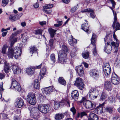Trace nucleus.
Returning a JSON list of instances; mask_svg holds the SVG:
<instances>
[{
	"instance_id": "obj_29",
	"label": "nucleus",
	"mask_w": 120,
	"mask_h": 120,
	"mask_svg": "<svg viewBox=\"0 0 120 120\" xmlns=\"http://www.w3.org/2000/svg\"><path fill=\"white\" fill-rule=\"evenodd\" d=\"M112 40V37L111 35H107L104 38L105 43V44L107 43V42L109 43Z\"/></svg>"
},
{
	"instance_id": "obj_62",
	"label": "nucleus",
	"mask_w": 120,
	"mask_h": 120,
	"mask_svg": "<svg viewBox=\"0 0 120 120\" xmlns=\"http://www.w3.org/2000/svg\"><path fill=\"white\" fill-rule=\"evenodd\" d=\"M8 32V31H6L2 32L1 35L3 37L5 36L6 35Z\"/></svg>"
},
{
	"instance_id": "obj_61",
	"label": "nucleus",
	"mask_w": 120,
	"mask_h": 120,
	"mask_svg": "<svg viewBox=\"0 0 120 120\" xmlns=\"http://www.w3.org/2000/svg\"><path fill=\"white\" fill-rule=\"evenodd\" d=\"M80 117H82L84 115H86V114L85 112H82L80 114Z\"/></svg>"
},
{
	"instance_id": "obj_6",
	"label": "nucleus",
	"mask_w": 120,
	"mask_h": 120,
	"mask_svg": "<svg viewBox=\"0 0 120 120\" xmlns=\"http://www.w3.org/2000/svg\"><path fill=\"white\" fill-rule=\"evenodd\" d=\"M27 100L31 105H35L36 102V99L35 94L33 93H30L27 96Z\"/></svg>"
},
{
	"instance_id": "obj_11",
	"label": "nucleus",
	"mask_w": 120,
	"mask_h": 120,
	"mask_svg": "<svg viewBox=\"0 0 120 120\" xmlns=\"http://www.w3.org/2000/svg\"><path fill=\"white\" fill-rule=\"evenodd\" d=\"M75 84L80 89L82 90L83 89V84L82 79L81 78H76Z\"/></svg>"
},
{
	"instance_id": "obj_56",
	"label": "nucleus",
	"mask_w": 120,
	"mask_h": 120,
	"mask_svg": "<svg viewBox=\"0 0 120 120\" xmlns=\"http://www.w3.org/2000/svg\"><path fill=\"white\" fill-rule=\"evenodd\" d=\"M115 31H114V33L113 36V37L114 39L116 40V42L115 43H116L117 42H119V41L117 39L116 36L115 34Z\"/></svg>"
},
{
	"instance_id": "obj_1",
	"label": "nucleus",
	"mask_w": 120,
	"mask_h": 120,
	"mask_svg": "<svg viewBox=\"0 0 120 120\" xmlns=\"http://www.w3.org/2000/svg\"><path fill=\"white\" fill-rule=\"evenodd\" d=\"M44 108V104L39 105L38 108L32 106H30L28 108L30 111V116L36 120H41V114L39 111L45 113Z\"/></svg>"
},
{
	"instance_id": "obj_27",
	"label": "nucleus",
	"mask_w": 120,
	"mask_h": 120,
	"mask_svg": "<svg viewBox=\"0 0 120 120\" xmlns=\"http://www.w3.org/2000/svg\"><path fill=\"white\" fill-rule=\"evenodd\" d=\"M105 104V102L102 104H100L99 105V106L96 109L98 113H100L101 114L103 113V108L102 107V106Z\"/></svg>"
},
{
	"instance_id": "obj_44",
	"label": "nucleus",
	"mask_w": 120,
	"mask_h": 120,
	"mask_svg": "<svg viewBox=\"0 0 120 120\" xmlns=\"http://www.w3.org/2000/svg\"><path fill=\"white\" fill-rule=\"evenodd\" d=\"M105 111L110 113H111L113 111V108L112 107H107L105 109Z\"/></svg>"
},
{
	"instance_id": "obj_52",
	"label": "nucleus",
	"mask_w": 120,
	"mask_h": 120,
	"mask_svg": "<svg viewBox=\"0 0 120 120\" xmlns=\"http://www.w3.org/2000/svg\"><path fill=\"white\" fill-rule=\"evenodd\" d=\"M115 65L118 66H120V58H118L115 61Z\"/></svg>"
},
{
	"instance_id": "obj_5",
	"label": "nucleus",
	"mask_w": 120,
	"mask_h": 120,
	"mask_svg": "<svg viewBox=\"0 0 120 120\" xmlns=\"http://www.w3.org/2000/svg\"><path fill=\"white\" fill-rule=\"evenodd\" d=\"M99 94V91L96 88L90 90L89 92V95L90 99L92 100H94L96 98Z\"/></svg>"
},
{
	"instance_id": "obj_33",
	"label": "nucleus",
	"mask_w": 120,
	"mask_h": 120,
	"mask_svg": "<svg viewBox=\"0 0 120 120\" xmlns=\"http://www.w3.org/2000/svg\"><path fill=\"white\" fill-rule=\"evenodd\" d=\"M71 39L69 40V43L71 45L73 46L77 43V40L72 38V36H71Z\"/></svg>"
},
{
	"instance_id": "obj_37",
	"label": "nucleus",
	"mask_w": 120,
	"mask_h": 120,
	"mask_svg": "<svg viewBox=\"0 0 120 120\" xmlns=\"http://www.w3.org/2000/svg\"><path fill=\"white\" fill-rule=\"evenodd\" d=\"M103 70H106L107 69H111L110 67L109 63H104L103 67Z\"/></svg>"
},
{
	"instance_id": "obj_24",
	"label": "nucleus",
	"mask_w": 120,
	"mask_h": 120,
	"mask_svg": "<svg viewBox=\"0 0 120 120\" xmlns=\"http://www.w3.org/2000/svg\"><path fill=\"white\" fill-rule=\"evenodd\" d=\"M71 95L72 98L73 99L76 100L78 99L79 93L77 90H75L72 92Z\"/></svg>"
},
{
	"instance_id": "obj_18",
	"label": "nucleus",
	"mask_w": 120,
	"mask_h": 120,
	"mask_svg": "<svg viewBox=\"0 0 120 120\" xmlns=\"http://www.w3.org/2000/svg\"><path fill=\"white\" fill-rule=\"evenodd\" d=\"M53 6V4H48L45 6L44 8L46 9H45L44 10V11L46 13L48 14H50L52 12V10L51 9H49L52 8Z\"/></svg>"
},
{
	"instance_id": "obj_19",
	"label": "nucleus",
	"mask_w": 120,
	"mask_h": 120,
	"mask_svg": "<svg viewBox=\"0 0 120 120\" xmlns=\"http://www.w3.org/2000/svg\"><path fill=\"white\" fill-rule=\"evenodd\" d=\"M82 13L87 12L90 13V16L93 19L95 17V15L94 14V11L90 8H87L81 11Z\"/></svg>"
},
{
	"instance_id": "obj_25",
	"label": "nucleus",
	"mask_w": 120,
	"mask_h": 120,
	"mask_svg": "<svg viewBox=\"0 0 120 120\" xmlns=\"http://www.w3.org/2000/svg\"><path fill=\"white\" fill-rule=\"evenodd\" d=\"M117 19L114 24V21L112 25V27L113 29H114L115 28V25H116L115 29L114 30L115 31L117 30H120V25L119 22L117 21Z\"/></svg>"
},
{
	"instance_id": "obj_49",
	"label": "nucleus",
	"mask_w": 120,
	"mask_h": 120,
	"mask_svg": "<svg viewBox=\"0 0 120 120\" xmlns=\"http://www.w3.org/2000/svg\"><path fill=\"white\" fill-rule=\"evenodd\" d=\"M43 31V30H35V34L36 35L38 34L41 35Z\"/></svg>"
},
{
	"instance_id": "obj_7",
	"label": "nucleus",
	"mask_w": 120,
	"mask_h": 120,
	"mask_svg": "<svg viewBox=\"0 0 120 120\" xmlns=\"http://www.w3.org/2000/svg\"><path fill=\"white\" fill-rule=\"evenodd\" d=\"M83 104L86 108L90 110L94 109L96 106V104L94 102L89 100L84 101Z\"/></svg>"
},
{
	"instance_id": "obj_28",
	"label": "nucleus",
	"mask_w": 120,
	"mask_h": 120,
	"mask_svg": "<svg viewBox=\"0 0 120 120\" xmlns=\"http://www.w3.org/2000/svg\"><path fill=\"white\" fill-rule=\"evenodd\" d=\"M26 73L29 75L33 74L34 72V69L32 67H30L26 69Z\"/></svg>"
},
{
	"instance_id": "obj_32",
	"label": "nucleus",
	"mask_w": 120,
	"mask_h": 120,
	"mask_svg": "<svg viewBox=\"0 0 120 120\" xmlns=\"http://www.w3.org/2000/svg\"><path fill=\"white\" fill-rule=\"evenodd\" d=\"M58 81L59 83L60 84L64 86H65L66 84V81L64 80V78L62 77H60L58 79Z\"/></svg>"
},
{
	"instance_id": "obj_31",
	"label": "nucleus",
	"mask_w": 120,
	"mask_h": 120,
	"mask_svg": "<svg viewBox=\"0 0 120 120\" xmlns=\"http://www.w3.org/2000/svg\"><path fill=\"white\" fill-rule=\"evenodd\" d=\"M48 31L51 37V38H53L55 34H56V30H54L52 28H50L48 29Z\"/></svg>"
},
{
	"instance_id": "obj_4",
	"label": "nucleus",
	"mask_w": 120,
	"mask_h": 120,
	"mask_svg": "<svg viewBox=\"0 0 120 120\" xmlns=\"http://www.w3.org/2000/svg\"><path fill=\"white\" fill-rule=\"evenodd\" d=\"M11 67L12 69L15 74H19L21 72V69L17 66L12 64H8L7 63H5L4 71L6 73H7L10 71V67Z\"/></svg>"
},
{
	"instance_id": "obj_20",
	"label": "nucleus",
	"mask_w": 120,
	"mask_h": 120,
	"mask_svg": "<svg viewBox=\"0 0 120 120\" xmlns=\"http://www.w3.org/2000/svg\"><path fill=\"white\" fill-rule=\"evenodd\" d=\"M105 45V47L104 51L108 54H109L111 51V46L109 44V43L108 42H107V43Z\"/></svg>"
},
{
	"instance_id": "obj_34",
	"label": "nucleus",
	"mask_w": 120,
	"mask_h": 120,
	"mask_svg": "<svg viewBox=\"0 0 120 120\" xmlns=\"http://www.w3.org/2000/svg\"><path fill=\"white\" fill-rule=\"evenodd\" d=\"M45 106V113H46L49 112L50 110L51 107L48 104H44Z\"/></svg>"
},
{
	"instance_id": "obj_48",
	"label": "nucleus",
	"mask_w": 120,
	"mask_h": 120,
	"mask_svg": "<svg viewBox=\"0 0 120 120\" xmlns=\"http://www.w3.org/2000/svg\"><path fill=\"white\" fill-rule=\"evenodd\" d=\"M109 8L111 9L112 10L113 14L114 16V23L116 21L117 19L116 14V12L114 11L112 7H109Z\"/></svg>"
},
{
	"instance_id": "obj_51",
	"label": "nucleus",
	"mask_w": 120,
	"mask_h": 120,
	"mask_svg": "<svg viewBox=\"0 0 120 120\" xmlns=\"http://www.w3.org/2000/svg\"><path fill=\"white\" fill-rule=\"evenodd\" d=\"M3 83L1 82L0 84V99L2 97V95L1 91H2L4 90L3 88Z\"/></svg>"
},
{
	"instance_id": "obj_55",
	"label": "nucleus",
	"mask_w": 120,
	"mask_h": 120,
	"mask_svg": "<svg viewBox=\"0 0 120 120\" xmlns=\"http://www.w3.org/2000/svg\"><path fill=\"white\" fill-rule=\"evenodd\" d=\"M108 1H110L111 2V3L112 4V7L114 8L116 5V3L113 0H108Z\"/></svg>"
},
{
	"instance_id": "obj_22",
	"label": "nucleus",
	"mask_w": 120,
	"mask_h": 120,
	"mask_svg": "<svg viewBox=\"0 0 120 120\" xmlns=\"http://www.w3.org/2000/svg\"><path fill=\"white\" fill-rule=\"evenodd\" d=\"M98 118L97 116L94 113H90L88 117V120H98Z\"/></svg>"
},
{
	"instance_id": "obj_39",
	"label": "nucleus",
	"mask_w": 120,
	"mask_h": 120,
	"mask_svg": "<svg viewBox=\"0 0 120 120\" xmlns=\"http://www.w3.org/2000/svg\"><path fill=\"white\" fill-rule=\"evenodd\" d=\"M30 52L31 53L33 54L34 52H36L37 51V49L34 46L31 47L30 49Z\"/></svg>"
},
{
	"instance_id": "obj_12",
	"label": "nucleus",
	"mask_w": 120,
	"mask_h": 120,
	"mask_svg": "<svg viewBox=\"0 0 120 120\" xmlns=\"http://www.w3.org/2000/svg\"><path fill=\"white\" fill-rule=\"evenodd\" d=\"M111 82L112 83L115 85H117L120 83L119 78L115 73H113L111 77Z\"/></svg>"
},
{
	"instance_id": "obj_16",
	"label": "nucleus",
	"mask_w": 120,
	"mask_h": 120,
	"mask_svg": "<svg viewBox=\"0 0 120 120\" xmlns=\"http://www.w3.org/2000/svg\"><path fill=\"white\" fill-rule=\"evenodd\" d=\"M90 74V76L95 79H97L99 76L98 71L95 70H92Z\"/></svg>"
},
{
	"instance_id": "obj_15",
	"label": "nucleus",
	"mask_w": 120,
	"mask_h": 120,
	"mask_svg": "<svg viewBox=\"0 0 120 120\" xmlns=\"http://www.w3.org/2000/svg\"><path fill=\"white\" fill-rule=\"evenodd\" d=\"M54 88L52 86H50L42 89L41 90L44 94L46 95L49 94L51 92L53 91Z\"/></svg>"
},
{
	"instance_id": "obj_47",
	"label": "nucleus",
	"mask_w": 120,
	"mask_h": 120,
	"mask_svg": "<svg viewBox=\"0 0 120 120\" xmlns=\"http://www.w3.org/2000/svg\"><path fill=\"white\" fill-rule=\"evenodd\" d=\"M8 2V0H2V6L4 7L6 6Z\"/></svg>"
},
{
	"instance_id": "obj_53",
	"label": "nucleus",
	"mask_w": 120,
	"mask_h": 120,
	"mask_svg": "<svg viewBox=\"0 0 120 120\" xmlns=\"http://www.w3.org/2000/svg\"><path fill=\"white\" fill-rule=\"evenodd\" d=\"M78 8L76 6H75L74 7L72 8L71 10V12L73 13L75 12L77 9Z\"/></svg>"
},
{
	"instance_id": "obj_54",
	"label": "nucleus",
	"mask_w": 120,
	"mask_h": 120,
	"mask_svg": "<svg viewBox=\"0 0 120 120\" xmlns=\"http://www.w3.org/2000/svg\"><path fill=\"white\" fill-rule=\"evenodd\" d=\"M108 101L110 102H113L114 101V97L111 96L109 98Z\"/></svg>"
},
{
	"instance_id": "obj_45",
	"label": "nucleus",
	"mask_w": 120,
	"mask_h": 120,
	"mask_svg": "<svg viewBox=\"0 0 120 120\" xmlns=\"http://www.w3.org/2000/svg\"><path fill=\"white\" fill-rule=\"evenodd\" d=\"M8 46L6 45H4L2 47V53L3 54H5L6 53V49Z\"/></svg>"
},
{
	"instance_id": "obj_2",
	"label": "nucleus",
	"mask_w": 120,
	"mask_h": 120,
	"mask_svg": "<svg viewBox=\"0 0 120 120\" xmlns=\"http://www.w3.org/2000/svg\"><path fill=\"white\" fill-rule=\"evenodd\" d=\"M21 53V49L20 47H15L13 48L12 47H9L7 54L9 58H12L14 56L17 59L20 56Z\"/></svg>"
},
{
	"instance_id": "obj_10",
	"label": "nucleus",
	"mask_w": 120,
	"mask_h": 120,
	"mask_svg": "<svg viewBox=\"0 0 120 120\" xmlns=\"http://www.w3.org/2000/svg\"><path fill=\"white\" fill-rule=\"evenodd\" d=\"M96 36L94 34H93L91 39V44L94 47L93 49V52L94 55H96L97 54V51L96 48Z\"/></svg>"
},
{
	"instance_id": "obj_36",
	"label": "nucleus",
	"mask_w": 120,
	"mask_h": 120,
	"mask_svg": "<svg viewBox=\"0 0 120 120\" xmlns=\"http://www.w3.org/2000/svg\"><path fill=\"white\" fill-rule=\"evenodd\" d=\"M46 71V69L45 68L41 69L40 71L39 77H40L41 78V77H42L45 75Z\"/></svg>"
},
{
	"instance_id": "obj_40",
	"label": "nucleus",
	"mask_w": 120,
	"mask_h": 120,
	"mask_svg": "<svg viewBox=\"0 0 120 120\" xmlns=\"http://www.w3.org/2000/svg\"><path fill=\"white\" fill-rule=\"evenodd\" d=\"M89 53L88 52H85L82 53V56L83 57L86 59L88 58L89 56Z\"/></svg>"
},
{
	"instance_id": "obj_8",
	"label": "nucleus",
	"mask_w": 120,
	"mask_h": 120,
	"mask_svg": "<svg viewBox=\"0 0 120 120\" xmlns=\"http://www.w3.org/2000/svg\"><path fill=\"white\" fill-rule=\"evenodd\" d=\"M11 80V87L12 88L15 89L16 91H20L21 89L20 84L14 79H12Z\"/></svg>"
},
{
	"instance_id": "obj_26",
	"label": "nucleus",
	"mask_w": 120,
	"mask_h": 120,
	"mask_svg": "<svg viewBox=\"0 0 120 120\" xmlns=\"http://www.w3.org/2000/svg\"><path fill=\"white\" fill-rule=\"evenodd\" d=\"M112 45L114 47V51L115 52H117L118 50V47L119 46V43L118 42L116 43L114 41H112L111 43Z\"/></svg>"
},
{
	"instance_id": "obj_57",
	"label": "nucleus",
	"mask_w": 120,
	"mask_h": 120,
	"mask_svg": "<svg viewBox=\"0 0 120 120\" xmlns=\"http://www.w3.org/2000/svg\"><path fill=\"white\" fill-rule=\"evenodd\" d=\"M70 110L71 111L73 112V114H74L76 113L75 109V108L74 107L71 108Z\"/></svg>"
},
{
	"instance_id": "obj_58",
	"label": "nucleus",
	"mask_w": 120,
	"mask_h": 120,
	"mask_svg": "<svg viewBox=\"0 0 120 120\" xmlns=\"http://www.w3.org/2000/svg\"><path fill=\"white\" fill-rule=\"evenodd\" d=\"M53 42V40L52 39H51L49 41V45L51 47L52 45Z\"/></svg>"
},
{
	"instance_id": "obj_38",
	"label": "nucleus",
	"mask_w": 120,
	"mask_h": 120,
	"mask_svg": "<svg viewBox=\"0 0 120 120\" xmlns=\"http://www.w3.org/2000/svg\"><path fill=\"white\" fill-rule=\"evenodd\" d=\"M75 50V49L74 48L72 50L71 52L70 53V56L72 58L71 60H73L72 59H75L76 56V55L75 53L73 51L74 50Z\"/></svg>"
},
{
	"instance_id": "obj_21",
	"label": "nucleus",
	"mask_w": 120,
	"mask_h": 120,
	"mask_svg": "<svg viewBox=\"0 0 120 120\" xmlns=\"http://www.w3.org/2000/svg\"><path fill=\"white\" fill-rule=\"evenodd\" d=\"M82 29L87 34H90V31L89 30V28L87 23H84L82 25Z\"/></svg>"
},
{
	"instance_id": "obj_14",
	"label": "nucleus",
	"mask_w": 120,
	"mask_h": 120,
	"mask_svg": "<svg viewBox=\"0 0 120 120\" xmlns=\"http://www.w3.org/2000/svg\"><path fill=\"white\" fill-rule=\"evenodd\" d=\"M75 70L79 76H82L83 75L84 71L83 67L82 65L76 67L75 68Z\"/></svg>"
},
{
	"instance_id": "obj_41",
	"label": "nucleus",
	"mask_w": 120,
	"mask_h": 120,
	"mask_svg": "<svg viewBox=\"0 0 120 120\" xmlns=\"http://www.w3.org/2000/svg\"><path fill=\"white\" fill-rule=\"evenodd\" d=\"M107 97L106 94L105 93H102L100 99L101 101H104Z\"/></svg>"
},
{
	"instance_id": "obj_3",
	"label": "nucleus",
	"mask_w": 120,
	"mask_h": 120,
	"mask_svg": "<svg viewBox=\"0 0 120 120\" xmlns=\"http://www.w3.org/2000/svg\"><path fill=\"white\" fill-rule=\"evenodd\" d=\"M68 49L67 46L63 45L62 46V49L59 51L58 56L59 62L62 63L66 62L67 54Z\"/></svg>"
},
{
	"instance_id": "obj_13",
	"label": "nucleus",
	"mask_w": 120,
	"mask_h": 120,
	"mask_svg": "<svg viewBox=\"0 0 120 120\" xmlns=\"http://www.w3.org/2000/svg\"><path fill=\"white\" fill-rule=\"evenodd\" d=\"M14 104L16 107L19 108L22 107L24 104L23 100L21 98H18L15 102Z\"/></svg>"
},
{
	"instance_id": "obj_46",
	"label": "nucleus",
	"mask_w": 120,
	"mask_h": 120,
	"mask_svg": "<svg viewBox=\"0 0 120 120\" xmlns=\"http://www.w3.org/2000/svg\"><path fill=\"white\" fill-rule=\"evenodd\" d=\"M50 57L51 61L54 63L55 62L56 59L55 54L53 53L51 55Z\"/></svg>"
},
{
	"instance_id": "obj_59",
	"label": "nucleus",
	"mask_w": 120,
	"mask_h": 120,
	"mask_svg": "<svg viewBox=\"0 0 120 120\" xmlns=\"http://www.w3.org/2000/svg\"><path fill=\"white\" fill-rule=\"evenodd\" d=\"M46 23V22L45 21H43L39 22V24L41 26L45 25Z\"/></svg>"
},
{
	"instance_id": "obj_30",
	"label": "nucleus",
	"mask_w": 120,
	"mask_h": 120,
	"mask_svg": "<svg viewBox=\"0 0 120 120\" xmlns=\"http://www.w3.org/2000/svg\"><path fill=\"white\" fill-rule=\"evenodd\" d=\"M64 117V115L62 113H60L56 114L54 116L55 119L56 120H61Z\"/></svg>"
},
{
	"instance_id": "obj_9",
	"label": "nucleus",
	"mask_w": 120,
	"mask_h": 120,
	"mask_svg": "<svg viewBox=\"0 0 120 120\" xmlns=\"http://www.w3.org/2000/svg\"><path fill=\"white\" fill-rule=\"evenodd\" d=\"M19 33V31L18 30L16 32L12 33L10 36L9 39L11 43V46L10 47H12L15 43L17 41V38L15 37Z\"/></svg>"
},
{
	"instance_id": "obj_63",
	"label": "nucleus",
	"mask_w": 120,
	"mask_h": 120,
	"mask_svg": "<svg viewBox=\"0 0 120 120\" xmlns=\"http://www.w3.org/2000/svg\"><path fill=\"white\" fill-rule=\"evenodd\" d=\"M82 64H83L84 66V67L86 68H87L88 67V64L84 62H83L82 63Z\"/></svg>"
},
{
	"instance_id": "obj_42",
	"label": "nucleus",
	"mask_w": 120,
	"mask_h": 120,
	"mask_svg": "<svg viewBox=\"0 0 120 120\" xmlns=\"http://www.w3.org/2000/svg\"><path fill=\"white\" fill-rule=\"evenodd\" d=\"M111 71V69H107L106 70H103V73L106 76H107L108 77L110 74Z\"/></svg>"
},
{
	"instance_id": "obj_60",
	"label": "nucleus",
	"mask_w": 120,
	"mask_h": 120,
	"mask_svg": "<svg viewBox=\"0 0 120 120\" xmlns=\"http://www.w3.org/2000/svg\"><path fill=\"white\" fill-rule=\"evenodd\" d=\"M10 27H8L7 28L5 29L4 28H2L1 30V31L2 32H4L8 30H10Z\"/></svg>"
},
{
	"instance_id": "obj_43",
	"label": "nucleus",
	"mask_w": 120,
	"mask_h": 120,
	"mask_svg": "<svg viewBox=\"0 0 120 120\" xmlns=\"http://www.w3.org/2000/svg\"><path fill=\"white\" fill-rule=\"evenodd\" d=\"M9 19L12 22L15 21L16 20V18L15 15L14 14L11 15L9 16Z\"/></svg>"
},
{
	"instance_id": "obj_64",
	"label": "nucleus",
	"mask_w": 120,
	"mask_h": 120,
	"mask_svg": "<svg viewBox=\"0 0 120 120\" xmlns=\"http://www.w3.org/2000/svg\"><path fill=\"white\" fill-rule=\"evenodd\" d=\"M34 6V8H38L39 6V5L38 4V3H36L33 5Z\"/></svg>"
},
{
	"instance_id": "obj_35",
	"label": "nucleus",
	"mask_w": 120,
	"mask_h": 120,
	"mask_svg": "<svg viewBox=\"0 0 120 120\" xmlns=\"http://www.w3.org/2000/svg\"><path fill=\"white\" fill-rule=\"evenodd\" d=\"M40 87L38 79L34 80V87L36 89H38Z\"/></svg>"
},
{
	"instance_id": "obj_50",
	"label": "nucleus",
	"mask_w": 120,
	"mask_h": 120,
	"mask_svg": "<svg viewBox=\"0 0 120 120\" xmlns=\"http://www.w3.org/2000/svg\"><path fill=\"white\" fill-rule=\"evenodd\" d=\"M60 104L59 103H58L56 101H55L54 106V108L55 109H57L60 107Z\"/></svg>"
},
{
	"instance_id": "obj_23",
	"label": "nucleus",
	"mask_w": 120,
	"mask_h": 120,
	"mask_svg": "<svg viewBox=\"0 0 120 120\" xmlns=\"http://www.w3.org/2000/svg\"><path fill=\"white\" fill-rule=\"evenodd\" d=\"M61 102L62 105L64 106H66L67 107H70L71 102L68 99L65 98Z\"/></svg>"
},
{
	"instance_id": "obj_17",
	"label": "nucleus",
	"mask_w": 120,
	"mask_h": 120,
	"mask_svg": "<svg viewBox=\"0 0 120 120\" xmlns=\"http://www.w3.org/2000/svg\"><path fill=\"white\" fill-rule=\"evenodd\" d=\"M104 88L108 91H110L112 89V86L110 81H105L104 84Z\"/></svg>"
}]
</instances>
